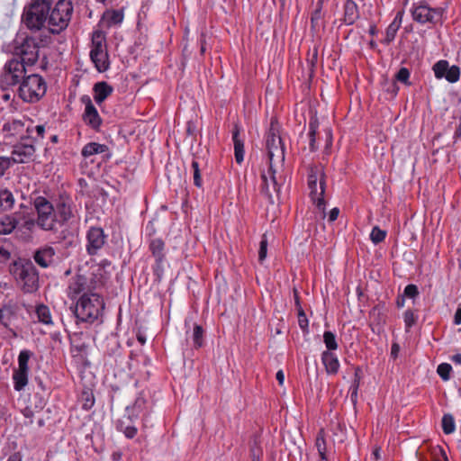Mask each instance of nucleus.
I'll return each instance as SVG.
<instances>
[{
  "label": "nucleus",
  "mask_w": 461,
  "mask_h": 461,
  "mask_svg": "<svg viewBox=\"0 0 461 461\" xmlns=\"http://www.w3.org/2000/svg\"><path fill=\"white\" fill-rule=\"evenodd\" d=\"M266 147L269 163L268 175L273 183L274 191L276 192L285 182V177L283 175L285 148L273 121L267 135Z\"/></svg>",
  "instance_id": "nucleus-1"
},
{
  "label": "nucleus",
  "mask_w": 461,
  "mask_h": 461,
  "mask_svg": "<svg viewBox=\"0 0 461 461\" xmlns=\"http://www.w3.org/2000/svg\"><path fill=\"white\" fill-rule=\"evenodd\" d=\"M104 309L103 297L97 293H85L75 307L76 317L87 323H94L102 315Z\"/></svg>",
  "instance_id": "nucleus-2"
},
{
  "label": "nucleus",
  "mask_w": 461,
  "mask_h": 461,
  "mask_svg": "<svg viewBox=\"0 0 461 461\" xmlns=\"http://www.w3.org/2000/svg\"><path fill=\"white\" fill-rule=\"evenodd\" d=\"M50 11L49 0H32L25 5L22 16L23 23L31 31L48 29V14Z\"/></svg>",
  "instance_id": "nucleus-3"
},
{
  "label": "nucleus",
  "mask_w": 461,
  "mask_h": 461,
  "mask_svg": "<svg viewBox=\"0 0 461 461\" xmlns=\"http://www.w3.org/2000/svg\"><path fill=\"white\" fill-rule=\"evenodd\" d=\"M308 186L310 196L318 210L325 217L324 193L326 187L324 169L321 165H314L309 167Z\"/></svg>",
  "instance_id": "nucleus-4"
},
{
  "label": "nucleus",
  "mask_w": 461,
  "mask_h": 461,
  "mask_svg": "<svg viewBox=\"0 0 461 461\" xmlns=\"http://www.w3.org/2000/svg\"><path fill=\"white\" fill-rule=\"evenodd\" d=\"M72 14V2L59 0L48 14V31L53 34H59L68 26Z\"/></svg>",
  "instance_id": "nucleus-5"
},
{
  "label": "nucleus",
  "mask_w": 461,
  "mask_h": 461,
  "mask_svg": "<svg viewBox=\"0 0 461 461\" xmlns=\"http://www.w3.org/2000/svg\"><path fill=\"white\" fill-rule=\"evenodd\" d=\"M32 204L37 213L38 227L44 231L57 232L59 225L54 204L41 195L34 198Z\"/></svg>",
  "instance_id": "nucleus-6"
},
{
  "label": "nucleus",
  "mask_w": 461,
  "mask_h": 461,
  "mask_svg": "<svg viewBox=\"0 0 461 461\" xmlns=\"http://www.w3.org/2000/svg\"><path fill=\"white\" fill-rule=\"evenodd\" d=\"M47 84L38 74L26 76L18 87L19 97L26 103H36L46 94Z\"/></svg>",
  "instance_id": "nucleus-7"
},
{
  "label": "nucleus",
  "mask_w": 461,
  "mask_h": 461,
  "mask_svg": "<svg viewBox=\"0 0 461 461\" xmlns=\"http://www.w3.org/2000/svg\"><path fill=\"white\" fill-rule=\"evenodd\" d=\"M43 46V40L26 36L21 41H14V55L26 67L33 66L40 58V48Z\"/></svg>",
  "instance_id": "nucleus-8"
},
{
  "label": "nucleus",
  "mask_w": 461,
  "mask_h": 461,
  "mask_svg": "<svg viewBox=\"0 0 461 461\" xmlns=\"http://www.w3.org/2000/svg\"><path fill=\"white\" fill-rule=\"evenodd\" d=\"M26 66L16 57L9 59L0 73V88L7 90L20 85L26 77Z\"/></svg>",
  "instance_id": "nucleus-9"
},
{
  "label": "nucleus",
  "mask_w": 461,
  "mask_h": 461,
  "mask_svg": "<svg viewBox=\"0 0 461 461\" xmlns=\"http://www.w3.org/2000/svg\"><path fill=\"white\" fill-rule=\"evenodd\" d=\"M90 58L99 72H104L109 68L105 37L100 31H96L93 33Z\"/></svg>",
  "instance_id": "nucleus-10"
},
{
  "label": "nucleus",
  "mask_w": 461,
  "mask_h": 461,
  "mask_svg": "<svg viewBox=\"0 0 461 461\" xmlns=\"http://www.w3.org/2000/svg\"><path fill=\"white\" fill-rule=\"evenodd\" d=\"M18 279L25 293H32L39 287V274L31 261L23 263L17 268Z\"/></svg>",
  "instance_id": "nucleus-11"
},
{
  "label": "nucleus",
  "mask_w": 461,
  "mask_h": 461,
  "mask_svg": "<svg viewBox=\"0 0 461 461\" xmlns=\"http://www.w3.org/2000/svg\"><path fill=\"white\" fill-rule=\"evenodd\" d=\"M30 350H22L18 356V367L13 375L14 387L16 391H22L28 384L29 360L32 357Z\"/></svg>",
  "instance_id": "nucleus-12"
},
{
  "label": "nucleus",
  "mask_w": 461,
  "mask_h": 461,
  "mask_svg": "<svg viewBox=\"0 0 461 461\" xmlns=\"http://www.w3.org/2000/svg\"><path fill=\"white\" fill-rule=\"evenodd\" d=\"M59 226L68 223L76 216L72 198L67 194H60L54 205Z\"/></svg>",
  "instance_id": "nucleus-13"
},
{
  "label": "nucleus",
  "mask_w": 461,
  "mask_h": 461,
  "mask_svg": "<svg viewBox=\"0 0 461 461\" xmlns=\"http://www.w3.org/2000/svg\"><path fill=\"white\" fill-rule=\"evenodd\" d=\"M31 119L22 117L20 119H13L4 123L2 131L5 138H16L19 140H27V133L30 131Z\"/></svg>",
  "instance_id": "nucleus-14"
},
{
  "label": "nucleus",
  "mask_w": 461,
  "mask_h": 461,
  "mask_svg": "<svg viewBox=\"0 0 461 461\" xmlns=\"http://www.w3.org/2000/svg\"><path fill=\"white\" fill-rule=\"evenodd\" d=\"M35 143L31 140H19V142L14 145L12 156V163H28L32 160L35 153Z\"/></svg>",
  "instance_id": "nucleus-15"
},
{
  "label": "nucleus",
  "mask_w": 461,
  "mask_h": 461,
  "mask_svg": "<svg viewBox=\"0 0 461 461\" xmlns=\"http://www.w3.org/2000/svg\"><path fill=\"white\" fill-rule=\"evenodd\" d=\"M444 14V9L441 7L438 8H430L427 5H419L416 6L412 11L413 20L420 23H437L441 21Z\"/></svg>",
  "instance_id": "nucleus-16"
},
{
  "label": "nucleus",
  "mask_w": 461,
  "mask_h": 461,
  "mask_svg": "<svg viewBox=\"0 0 461 461\" xmlns=\"http://www.w3.org/2000/svg\"><path fill=\"white\" fill-rule=\"evenodd\" d=\"M97 289L96 283H89L87 278L83 275H77L72 277L68 286V296L69 298H75L79 294L83 293H94Z\"/></svg>",
  "instance_id": "nucleus-17"
},
{
  "label": "nucleus",
  "mask_w": 461,
  "mask_h": 461,
  "mask_svg": "<svg viewBox=\"0 0 461 461\" xmlns=\"http://www.w3.org/2000/svg\"><path fill=\"white\" fill-rule=\"evenodd\" d=\"M86 251L94 256L104 247L106 240V235L100 227H91L86 233Z\"/></svg>",
  "instance_id": "nucleus-18"
},
{
  "label": "nucleus",
  "mask_w": 461,
  "mask_h": 461,
  "mask_svg": "<svg viewBox=\"0 0 461 461\" xmlns=\"http://www.w3.org/2000/svg\"><path fill=\"white\" fill-rule=\"evenodd\" d=\"M81 101L86 104L85 112L83 113L84 122L92 129L98 131L102 124V119L96 108L93 104L90 97L87 95L82 96Z\"/></svg>",
  "instance_id": "nucleus-19"
},
{
  "label": "nucleus",
  "mask_w": 461,
  "mask_h": 461,
  "mask_svg": "<svg viewBox=\"0 0 461 461\" xmlns=\"http://www.w3.org/2000/svg\"><path fill=\"white\" fill-rule=\"evenodd\" d=\"M56 251L51 246L45 245L35 250L33 259L38 266L46 268L55 263Z\"/></svg>",
  "instance_id": "nucleus-20"
},
{
  "label": "nucleus",
  "mask_w": 461,
  "mask_h": 461,
  "mask_svg": "<svg viewBox=\"0 0 461 461\" xmlns=\"http://www.w3.org/2000/svg\"><path fill=\"white\" fill-rule=\"evenodd\" d=\"M321 362L328 375H336L339 372V361L334 353L330 351L322 352Z\"/></svg>",
  "instance_id": "nucleus-21"
},
{
  "label": "nucleus",
  "mask_w": 461,
  "mask_h": 461,
  "mask_svg": "<svg viewBox=\"0 0 461 461\" xmlns=\"http://www.w3.org/2000/svg\"><path fill=\"white\" fill-rule=\"evenodd\" d=\"M93 90L94 99L100 104L112 95L113 89L107 82L102 81L95 84Z\"/></svg>",
  "instance_id": "nucleus-22"
},
{
  "label": "nucleus",
  "mask_w": 461,
  "mask_h": 461,
  "mask_svg": "<svg viewBox=\"0 0 461 461\" xmlns=\"http://www.w3.org/2000/svg\"><path fill=\"white\" fill-rule=\"evenodd\" d=\"M232 140L234 143V155L238 164H240L244 159V142L240 138V127L238 124L234 125L232 131Z\"/></svg>",
  "instance_id": "nucleus-23"
},
{
  "label": "nucleus",
  "mask_w": 461,
  "mask_h": 461,
  "mask_svg": "<svg viewBox=\"0 0 461 461\" xmlns=\"http://www.w3.org/2000/svg\"><path fill=\"white\" fill-rule=\"evenodd\" d=\"M261 179H262V187L261 192L264 194L267 198L269 200L271 203H274V194H276V197L279 195L280 190L275 192L273 188V183L271 181V178L268 175V170L267 172L263 171L261 174ZM281 189V187L279 188Z\"/></svg>",
  "instance_id": "nucleus-24"
},
{
  "label": "nucleus",
  "mask_w": 461,
  "mask_h": 461,
  "mask_svg": "<svg viewBox=\"0 0 461 461\" xmlns=\"http://www.w3.org/2000/svg\"><path fill=\"white\" fill-rule=\"evenodd\" d=\"M14 194L7 188H0V210L9 212L14 208Z\"/></svg>",
  "instance_id": "nucleus-25"
},
{
  "label": "nucleus",
  "mask_w": 461,
  "mask_h": 461,
  "mask_svg": "<svg viewBox=\"0 0 461 461\" xmlns=\"http://www.w3.org/2000/svg\"><path fill=\"white\" fill-rule=\"evenodd\" d=\"M358 8L355 2L348 0L344 5V23L353 24L358 18Z\"/></svg>",
  "instance_id": "nucleus-26"
},
{
  "label": "nucleus",
  "mask_w": 461,
  "mask_h": 461,
  "mask_svg": "<svg viewBox=\"0 0 461 461\" xmlns=\"http://www.w3.org/2000/svg\"><path fill=\"white\" fill-rule=\"evenodd\" d=\"M19 221L14 215H5L0 218V235L12 233L17 227Z\"/></svg>",
  "instance_id": "nucleus-27"
},
{
  "label": "nucleus",
  "mask_w": 461,
  "mask_h": 461,
  "mask_svg": "<svg viewBox=\"0 0 461 461\" xmlns=\"http://www.w3.org/2000/svg\"><path fill=\"white\" fill-rule=\"evenodd\" d=\"M131 420H127V416L119 420L116 423L117 430L122 432L126 438H133L137 434V428L131 424Z\"/></svg>",
  "instance_id": "nucleus-28"
},
{
  "label": "nucleus",
  "mask_w": 461,
  "mask_h": 461,
  "mask_svg": "<svg viewBox=\"0 0 461 461\" xmlns=\"http://www.w3.org/2000/svg\"><path fill=\"white\" fill-rule=\"evenodd\" d=\"M107 149L108 148L104 144H100L97 142H89L84 146L81 154L84 158H87L93 155L104 153Z\"/></svg>",
  "instance_id": "nucleus-29"
},
{
  "label": "nucleus",
  "mask_w": 461,
  "mask_h": 461,
  "mask_svg": "<svg viewBox=\"0 0 461 461\" xmlns=\"http://www.w3.org/2000/svg\"><path fill=\"white\" fill-rule=\"evenodd\" d=\"M44 133L45 126L42 124L34 125L33 122L31 120L30 131H28L26 135L27 140H31L35 143L44 138Z\"/></svg>",
  "instance_id": "nucleus-30"
},
{
  "label": "nucleus",
  "mask_w": 461,
  "mask_h": 461,
  "mask_svg": "<svg viewBox=\"0 0 461 461\" xmlns=\"http://www.w3.org/2000/svg\"><path fill=\"white\" fill-rule=\"evenodd\" d=\"M35 314L38 321L46 325L52 324V318L50 308L45 304H39L36 306Z\"/></svg>",
  "instance_id": "nucleus-31"
},
{
  "label": "nucleus",
  "mask_w": 461,
  "mask_h": 461,
  "mask_svg": "<svg viewBox=\"0 0 461 461\" xmlns=\"http://www.w3.org/2000/svg\"><path fill=\"white\" fill-rule=\"evenodd\" d=\"M319 127V122L317 119H312L309 122V148L312 152L317 150L318 146L316 145V133L317 129Z\"/></svg>",
  "instance_id": "nucleus-32"
},
{
  "label": "nucleus",
  "mask_w": 461,
  "mask_h": 461,
  "mask_svg": "<svg viewBox=\"0 0 461 461\" xmlns=\"http://www.w3.org/2000/svg\"><path fill=\"white\" fill-rule=\"evenodd\" d=\"M149 249H150L153 256L156 258L157 261L160 262L163 260L164 242L161 240H159V239L153 240L150 242Z\"/></svg>",
  "instance_id": "nucleus-33"
},
{
  "label": "nucleus",
  "mask_w": 461,
  "mask_h": 461,
  "mask_svg": "<svg viewBox=\"0 0 461 461\" xmlns=\"http://www.w3.org/2000/svg\"><path fill=\"white\" fill-rule=\"evenodd\" d=\"M145 405V400L143 398H138L132 407H127L126 411L128 412L127 420H131V418H137L139 412L143 409Z\"/></svg>",
  "instance_id": "nucleus-34"
},
{
  "label": "nucleus",
  "mask_w": 461,
  "mask_h": 461,
  "mask_svg": "<svg viewBox=\"0 0 461 461\" xmlns=\"http://www.w3.org/2000/svg\"><path fill=\"white\" fill-rule=\"evenodd\" d=\"M441 425L444 433L447 435L453 433L456 429L454 417L449 413L444 414Z\"/></svg>",
  "instance_id": "nucleus-35"
},
{
  "label": "nucleus",
  "mask_w": 461,
  "mask_h": 461,
  "mask_svg": "<svg viewBox=\"0 0 461 461\" xmlns=\"http://www.w3.org/2000/svg\"><path fill=\"white\" fill-rule=\"evenodd\" d=\"M104 18L107 19L108 26L120 24L123 20V14L121 11L113 10L104 14Z\"/></svg>",
  "instance_id": "nucleus-36"
},
{
  "label": "nucleus",
  "mask_w": 461,
  "mask_h": 461,
  "mask_svg": "<svg viewBox=\"0 0 461 461\" xmlns=\"http://www.w3.org/2000/svg\"><path fill=\"white\" fill-rule=\"evenodd\" d=\"M323 342L327 348L326 351L331 352L338 348V343L336 340V337L331 331H325L323 334Z\"/></svg>",
  "instance_id": "nucleus-37"
},
{
  "label": "nucleus",
  "mask_w": 461,
  "mask_h": 461,
  "mask_svg": "<svg viewBox=\"0 0 461 461\" xmlns=\"http://www.w3.org/2000/svg\"><path fill=\"white\" fill-rule=\"evenodd\" d=\"M80 402H82V408L84 410H90L95 403V398L92 392L83 391L80 396Z\"/></svg>",
  "instance_id": "nucleus-38"
},
{
  "label": "nucleus",
  "mask_w": 461,
  "mask_h": 461,
  "mask_svg": "<svg viewBox=\"0 0 461 461\" xmlns=\"http://www.w3.org/2000/svg\"><path fill=\"white\" fill-rule=\"evenodd\" d=\"M203 330L202 326L195 324L194 327V331L192 335L194 346L198 348L203 346Z\"/></svg>",
  "instance_id": "nucleus-39"
},
{
  "label": "nucleus",
  "mask_w": 461,
  "mask_h": 461,
  "mask_svg": "<svg viewBox=\"0 0 461 461\" xmlns=\"http://www.w3.org/2000/svg\"><path fill=\"white\" fill-rule=\"evenodd\" d=\"M448 62L447 60H439L433 66V71L435 74V77L437 78H442L445 77L447 68H448Z\"/></svg>",
  "instance_id": "nucleus-40"
},
{
  "label": "nucleus",
  "mask_w": 461,
  "mask_h": 461,
  "mask_svg": "<svg viewBox=\"0 0 461 461\" xmlns=\"http://www.w3.org/2000/svg\"><path fill=\"white\" fill-rule=\"evenodd\" d=\"M315 447L318 450L319 456L326 455L327 447L323 429H321L317 434Z\"/></svg>",
  "instance_id": "nucleus-41"
},
{
  "label": "nucleus",
  "mask_w": 461,
  "mask_h": 461,
  "mask_svg": "<svg viewBox=\"0 0 461 461\" xmlns=\"http://www.w3.org/2000/svg\"><path fill=\"white\" fill-rule=\"evenodd\" d=\"M460 77V68L459 67L453 65L451 67L448 66L445 78L450 82L455 83L459 79Z\"/></svg>",
  "instance_id": "nucleus-42"
},
{
  "label": "nucleus",
  "mask_w": 461,
  "mask_h": 461,
  "mask_svg": "<svg viewBox=\"0 0 461 461\" xmlns=\"http://www.w3.org/2000/svg\"><path fill=\"white\" fill-rule=\"evenodd\" d=\"M417 319L418 316L414 313L412 310L405 311V312L403 313V321L406 331H409V330L416 323Z\"/></svg>",
  "instance_id": "nucleus-43"
},
{
  "label": "nucleus",
  "mask_w": 461,
  "mask_h": 461,
  "mask_svg": "<svg viewBox=\"0 0 461 461\" xmlns=\"http://www.w3.org/2000/svg\"><path fill=\"white\" fill-rule=\"evenodd\" d=\"M386 237V231L381 230L379 227L375 226L370 233V239L375 244L382 242Z\"/></svg>",
  "instance_id": "nucleus-44"
},
{
  "label": "nucleus",
  "mask_w": 461,
  "mask_h": 461,
  "mask_svg": "<svg viewBox=\"0 0 461 461\" xmlns=\"http://www.w3.org/2000/svg\"><path fill=\"white\" fill-rule=\"evenodd\" d=\"M452 371L451 365L447 363H441L438 366L437 373L444 381H447L450 378V372Z\"/></svg>",
  "instance_id": "nucleus-45"
},
{
  "label": "nucleus",
  "mask_w": 461,
  "mask_h": 461,
  "mask_svg": "<svg viewBox=\"0 0 461 461\" xmlns=\"http://www.w3.org/2000/svg\"><path fill=\"white\" fill-rule=\"evenodd\" d=\"M399 28L400 27L397 26L396 23L395 24L390 23L386 29L384 43H385V44L391 43L394 40Z\"/></svg>",
  "instance_id": "nucleus-46"
},
{
  "label": "nucleus",
  "mask_w": 461,
  "mask_h": 461,
  "mask_svg": "<svg viewBox=\"0 0 461 461\" xmlns=\"http://www.w3.org/2000/svg\"><path fill=\"white\" fill-rule=\"evenodd\" d=\"M267 235L264 234L262 236L261 241L259 243L258 260L260 262H263L265 260V258H267Z\"/></svg>",
  "instance_id": "nucleus-47"
},
{
  "label": "nucleus",
  "mask_w": 461,
  "mask_h": 461,
  "mask_svg": "<svg viewBox=\"0 0 461 461\" xmlns=\"http://www.w3.org/2000/svg\"><path fill=\"white\" fill-rule=\"evenodd\" d=\"M192 168L194 170V184L197 187H201L203 185L202 177L200 174L199 164L196 160H193Z\"/></svg>",
  "instance_id": "nucleus-48"
},
{
  "label": "nucleus",
  "mask_w": 461,
  "mask_h": 461,
  "mask_svg": "<svg viewBox=\"0 0 461 461\" xmlns=\"http://www.w3.org/2000/svg\"><path fill=\"white\" fill-rule=\"evenodd\" d=\"M409 77H410V71L406 68H401L400 70L397 72L395 78L396 80L409 85Z\"/></svg>",
  "instance_id": "nucleus-49"
},
{
  "label": "nucleus",
  "mask_w": 461,
  "mask_h": 461,
  "mask_svg": "<svg viewBox=\"0 0 461 461\" xmlns=\"http://www.w3.org/2000/svg\"><path fill=\"white\" fill-rule=\"evenodd\" d=\"M297 312L299 326L303 330H305L308 328V320L306 314L302 307H299Z\"/></svg>",
  "instance_id": "nucleus-50"
},
{
  "label": "nucleus",
  "mask_w": 461,
  "mask_h": 461,
  "mask_svg": "<svg viewBox=\"0 0 461 461\" xmlns=\"http://www.w3.org/2000/svg\"><path fill=\"white\" fill-rule=\"evenodd\" d=\"M12 159L9 157H0V178L5 171L12 166Z\"/></svg>",
  "instance_id": "nucleus-51"
},
{
  "label": "nucleus",
  "mask_w": 461,
  "mask_h": 461,
  "mask_svg": "<svg viewBox=\"0 0 461 461\" xmlns=\"http://www.w3.org/2000/svg\"><path fill=\"white\" fill-rule=\"evenodd\" d=\"M362 376H363V372H362L361 367L357 366V367L355 368L354 379H353V381H352V384H351L350 387H353V388H359V386H360V381H361V379H362Z\"/></svg>",
  "instance_id": "nucleus-52"
},
{
  "label": "nucleus",
  "mask_w": 461,
  "mask_h": 461,
  "mask_svg": "<svg viewBox=\"0 0 461 461\" xmlns=\"http://www.w3.org/2000/svg\"><path fill=\"white\" fill-rule=\"evenodd\" d=\"M419 294L418 287L415 285H408L404 288L403 296L414 298Z\"/></svg>",
  "instance_id": "nucleus-53"
},
{
  "label": "nucleus",
  "mask_w": 461,
  "mask_h": 461,
  "mask_svg": "<svg viewBox=\"0 0 461 461\" xmlns=\"http://www.w3.org/2000/svg\"><path fill=\"white\" fill-rule=\"evenodd\" d=\"M322 14H321V2L320 1L318 3L316 10L312 14V23L313 26L318 25V22L321 19Z\"/></svg>",
  "instance_id": "nucleus-54"
},
{
  "label": "nucleus",
  "mask_w": 461,
  "mask_h": 461,
  "mask_svg": "<svg viewBox=\"0 0 461 461\" xmlns=\"http://www.w3.org/2000/svg\"><path fill=\"white\" fill-rule=\"evenodd\" d=\"M35 226H38V219H27L23 223V228L26 230L32 231L35 228Z\"/></svg>",
  "instance_id": "nucleus-55"
},
{
  "label": "nucleus",
  "mask_w": 461,
  "mask_h": 461,
  "mask_svg": "<svg viewBox=\"0 0 461 461\" xmlns=\"http://www.w3.org/2000/svg\"><path fill=\"white\" fill-rule=\"evenodd\" d=\"M10 251L4 246H0V260L6 261L10 258Z\"/></svg>",
  "instance_id": "nucleus-56"
},
{
  "label": "nucleus",
  "mask_w": 461,
  "mask_h": 461,
  "mask_svg": "<svg viewBox=\"0 0 461 461\" xmlns=\"http://www.w3.org/2000/svg\"><path fill=\"white\" fill-rule=\"evenodd\" d=\"M349 390H350V400H351L353 405L356 406L357 402L358 388L350 387Z\"/></svg>",
  "instance_id": "nucleus-57"
},
{
  "label": "nucleus",
  "mask_w": 461,
  "mask_h": 461,
  "mask_svg": "<svg viewBox=\"0 0 461 461\" xmlns=\"http://www.w3.org/2000/svg\"><path fill=\"white\" fill-rule=\"evenodd\" d=\"M402 16H403V11H399L396 14L393 21L391 23H393V24L396 23L397 26L401 27L402 21Z\"/></svg>",
  "instance_id": "nucleus-58"
},
{
  "label": "nucleus",
  "mask_w": 461,
  "mask_h": 461,
  "mask_svg": "<svg viewBox=\"0 0 461 461\" xmlns=\"http://www.w3.org/2000/svg\"><path fill=\"white\" fill-rule=\"evenodd\" d=\"M339 208L335 207V208L331 209V211L329 213V221H336L339 216Z\"/></svg>",
  "instance_id": "nucleus-59"
},
{
  "label": "nucleus",
  "mask_w": 461,
  "mask_h": 461,
  "mask_svg": "<svg viewBox=\"0 0 461 461\" xmlns=\"http://www.w3.org/2000/svg\"><path fill=\"white\" fill-rule=\"evenodd\" d=\"M22 460H23L22 454L20 452H14L11 456H9V457L7 458L6 461H22Z\"/></svg>",
  "instance_id": "nucleus-60"
},
{
  "label": "nucleus",
  "mask_w": 461,
  "mask_h": 461,
  "mask_svg": "<svg viewBox=\"0 0 461 461\" xmlns=\"http://www.w3.org/2000/svg\"><path fill=\"white\" fill-rule=\"evenodd\" d=\"M454 323L459 325L461 323V308H458L455 313Z\"/></svg>",
  "instance_id": "nucleus-61"
},
{
  "label": "nucleus",
  "mask_w": 461,
  "mask_h": 461,
  "mask_svg": "<svg viewBox=\"0 0 461 461\" xmlns=\"http://www.w3.org/2000/svg\"><path fill=\"white\" fill-rule=\"evenodd\" d=\"M276 380L278 381V384L280 385H283L284 384V381H285V375H284V372L282 370H279L277 371L276 375Z\"/></svg>",
  "instance_id": "nucleus-62"
},
{
  "label": "nucleus",
  "mask_w": 461,
  "mask_h": 461,
  "mask_svg": "<svg viewBox=\"0 0 461 461\" xmlns=\"http://www.w3.org/2000/svg\"><path fill=\"white\" fill-rule=\"evenodd\" d=\"M122 456V453L121 451H114L112 454L111 458L113 461H121Z\"/></svg>",
  "instance_id": "nucleus-63"
},
{
  "label": "nucleus",
  "mask_w": 461,
  "mask_h": 461,
  "mask_svg": "<svg viewBox=\"0 0 461 461\" xmlns=\"http://www.w3.org/2000/svg\"><path fill=\"white\" fill-rule=\"evenodd\" d=\"M399 350H400V347H399V345H398V344L394 343V344H393V345H392V348H391V354H392V356H393L394 357H397V355H398Z\"/></svg>",
  "instance_id": "nucleus-64"
}]
</instances>
